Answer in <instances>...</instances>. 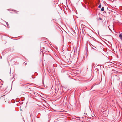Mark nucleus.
I'll use <instances>...</instances> for the list:
<instances>
[{"label": "nucleus", "mask_w": 122, "mask_h": 122, "mask_svg": "<svg viewBox=\"0 0 122 122\" xmlns=\"http://www.w3.org/2000/svg\"><path fill=\"white\" fill-rule=\"evenodd\" d=\"M104 10V7H102L101 9V10L102 11H103Z\"/></svg>", "instance_id": "f03ea898"}, {"label": "nucleus", "mask_w": 122, "mask_h": 122, "mask_svg": "<svg viewBox=\"0 0 122 122\" xmlns=\"http://www.w3.org/2000/svg\"><path fill=\"white\" fill-rule=\"evenodd\" d=\"M8 24V23L6 22V24H7V25H8V24Z\"/></svg>", "instance_id": "423d86ee"}, {"label": "nucleus", "mask_w": 122, "mask_h": 122, "mask_svg": "<svg viewBox=\"0 0 122 122\" xmlns=\"http://www.w3.org/2000/svg\"><path fill=\"white\" fill-rule=\"evenodd\" d=\"M98 7L99 8H101V5L100 4L99 5Z\"/></svg>", "instance_id": "7ed1b4c3"}, {"label": "nucleus", "mask_w": 122, "mask_h": 122, "mask_svg": "<svg viewBox=\"0 0 122 122\" xmlns=\"http://www.w3.org/2000/svg\"><path fill=\"white\" fill-rule=\"evenodd\" d=\"M119 36L120 39L122 41V33L120 34Z\"/></svg>", "instance_id": "f257e3e1"}, {"label": "nucleus", "mask_w": 122, "mask_h": 122, "mask_svg": "<svg viewBox=\"0 0 122 122\" xmlns=\"http://www.w3.org/2000/svg\"><path fill=\"white\" fill-rule=\"evenodd\" d=\"M1 58V59H2V57H1V58Z\"/></svg>", "instance_id": "0eeeda50"}, {"label": "nucleus", "mask_w": 122, "mask_h": 122, "mask_svg": "<svg viewBox=\"0 0 122 122\" xmlns=\"http://www.w3.org/2000/svg\"><path fill=\"white\" fill-rule=\"evenodd\" d=\"M99 19L100 20H102V19L100 17H99Z\"/></svg>", "instance_id": "20e7f679"}, {"label": "nucleus", "mask_w": 122, "mask_h": 122, "mask_svg": "<svg viewBox=\"0 0 122 122\" xmlns=\"http://www.w3.org/2000/svg\"><path fill=\"white\" fill-rule=\"evenodd\" d=\"M106 112H107V115H107L108 114V111L107 110H106Z\"/></svg>", "instance_id": "39448f33"}]
</instances>
